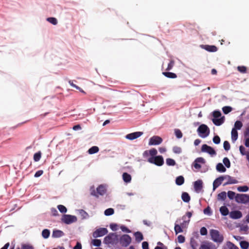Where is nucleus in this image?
<instances>
[{
    "label": "nucleus",
    "instance_id": "8fccbe9b",
    "mask_svg": "<svg viewBox=\"0 0 249 249\" xmlns=\"http://www.w3.org/2000/svg\"><path fill=\"white\" fill-rule=\"evenodd\" d=\"M227 195L228 197L230 199H233L234 197L235 198V193L234 192H232L231 191H229L228 192Z\"/></svg>",
    "mask_w": 249,
    "mask_h": 249
},
{
    "label": "nucleus",
    "instance_id": "39448f33",
    "mask_svg": "<svg viewBox=\"0 0 249 249\" xmlns=\"http://www.w3.org/2000/svg\"><path fill=\"white\" fill-rule=\"evenodd\" d=\"M77 221L76 216L70 214H64L61 218V221L66 224H71Z\"/></svg>",
    "mask_w": 249,
    "mask_h": 249
},
{
    "label": "nucleus",
    "instance_id": "2f4dec72",
    "mask_svg": "<svg viewBox=\"0 0 249 249\" xmlns=\"http://www.w3.org/2000/svg\"><path fill=\"white\" fill-rule=\"evenodd\" d=\"M240 246L242 249H248L249 247V243L246 241H242L240 242Z\"/></svg>",
    "mask_w": 249,
    "mask_h": 249
},
{
    "label": "nucleus",
    "instance_id": "bb28decb",
    "mask_svg": "<svg viewBox=\"0 0 249 249\" xmlns=\"http://www.w3.org/2000/svg\"><path fill=\"white\" fill-rule=\"evenodd\" d=\"M231 140L234 142L236 141L238 138V132L235 128H232L231 130Z\"/></svg>",
    "mask_w": 249,
    "mask_h": 249
},
{
    "label": "nucleus",
    "instance_id": "c85d7f7f",
    "mask_svg": "<svg viewBox=\"0 0 249 249\" xmlns=\"http://www.w3.org/2000/svg\"><path fill=\"white\" fill-rule=\"evenodd\" d=\"M220 212L222 215L226 216L229 214V211L226 206H222L220 208Z\"/></svg>",
    "mask_w": 249,
    "mask_h": 249
},
{
    "label": "nucleus",
    "instance_id": "2eb2a0df",
    "mask_svg": "<svg viewBox=\"0 0 249 249\" xmlns=\"http://www.w3.org/2000/svg\"><path fill=\"white\" fill-rule=\"evenodd\" d=\"M205 160L202 157L196 158L193 163V166L196 169H199L201 168L200 163H205Z\"/></svg>",
    "mask_w": 249,
    "mask_h": 249
},
{
    "label": "nucleus",
    "instance_id": "a211bd4d",
    "mask_svg": "<svg viewBox=\"0 0 249 249\" xmlns=\"http://www.w3.org/2000/svg\"><path fill=\"white\" fill-rule=\"evenodd\" d=\"M223 178L220 176L216 178L213 182V190L214 191L221 184Z\"/></svg>",
    "mask_w": 249,
    "mask_h": 249
},
{
    "label": "nucleus",
    "instance_id": "3c124183",
    "mask_svg": "<svg viewBox=\"0 0 249 249\" xmlns=\"http://www.w3.org/2000/svg\"><path fill=\"white\" fill-rule=\"evenodd\" d=\"M223 147L226 151H229L231 148L230 143L227 141H225L223 143Z\"/></svg>",
    "mask_w": 249,
    "mask_h": 249
},
{
    "label": "nucleus",
    "instance_id": "58836bf2",
    "mask_svg": "<svg viewBox=\"0 0 249 249\" xmlns=\"http://www.w3.org/2000/svg\"><path fill=\"white\" fill-rule=\"evenodd\" d=\"M47 20L54 25H56L58 23L57 19L53 17L48 18Z\"/></svg>",
    "mask_w": 249,
    "mask_h": 249
},
{
    "label": "nucleus",
    "instance_id": "f257e3e1",
    "mask_svg": "<svg viewBox=\"0 0 249 249\" xmlns=\"http://www.w3.org/2000/svg\"><path fill=\"white\" fill-rule=\"evenodd\" d=\"M119 242L118 235L116 233H110L106 236L104 240V243L108 245L114 246Z\"/></svg>",
    "mask_w": 249,
    "mask_h": 249
},
{
    "label": "nucleus",
    "instance_id": "ea45409f",
    "mask_svg": "<svg viewBox=\"0 0 249 249\" xmlns=\"http://www.w3.org/2000/svg\"><path fill=\"white\" fill-rule=\"evenodd\" d=\"M242 123L240 121H237L234 124V127L233 128H235L236 130L237 129L240 130L242 128Z\"/></svg>",
    "mask_w": 249,
    "mask_h": 249
},
{
    "label": "nucleus",
    "instance_id": "0eeeda50",
    "mask_svg": "<svg viewBox=\"0 0 249 249\" xmlns=\"http://www.w3.org/2000/svg\"><path fill=\"white\" fill-rule=\"evenodd\" d=\"M235 201L238 203L247 204L249 203V195L238 194L235 196Z\"/></svg>",
    "mask_w": 249,
    "mask_h": 249
},
{
    "label": "nucleus",
    "instance_id": "603ef678",
    "mask_svg": "<svg viewBox=\"0 0 249 249\" xmlns=\"http://www.w3.org/2000/svg\"><path fill=\"white\" fill-rule=\"evenodd\" d=\"M21 249H34V248L30 245L23 244L21 245Z\"/></svg>",
    "mask_w": 249,
    "mask_h": 249
},
{
    "label": "nucleus",
    "instance_id": "338daca9",
    "mask_svg": "<svg viewBox=\"0 0 249 249\" xmlns=\"http://www.w3.org/2000/svg\"><path fill=\"white\" fill-rule=\"evenodd\" d=\"M239 150H240V152L241 154L242 155H245L246 154V153H245V147L241 145L239 147Z\"/></svg>",
    "mask_w": 249,
    "mask_h": 249
},
{
    "label": "nucleus",
    "instance_id": "9d476101",
    "mask_svg": "<svg viewBox=\"0 0 249 249\" xmlns=\"http://www.w3.org/2000/svg\"><path fill=\"white\" fill-rule=\"evenodd\" d=\"M222 178H223V180H226V182L223 184L224 186L228 184H236L238 182L234 178L229 175L222 176Z\"/></svg>",
    "mask_w": 249,
    "mask_h": 249
},
{
    "label": "nucleus",
    "instance_id": "473e14b6",
    "mask_svg": "<svg viewBox=\"0 0 249 249\" xmlns=\"http://www.w3.org/2000/svg\"><path fill=\"white\" fill-rule=\"evenodd\" d=\"M192 215V213L190 212H188L186 213V215H184L182 217V219L184 220V222H189L190 221V218Z\"/></svg>",
    "mask_w": 249,
    "mask_h": 249
},
{
    "label": "nucleus",
    "instance_id": "5701e85b",
    "mask_svg": "<svg viewBox=\"0 0 249 249\" xmlns=\"http://www.w3.org/2000/svg\"><path fill=\"white\" fill-rule=\"evenodd\" d=\"M135 240L137 242H140L143 239L142 234L140 231H137L134 234Z\"/></svg>",
    "mask_w": 249,
    "mask_h": 249
},
{
    "label": "nucleus",
    "instance_id": "423d86ee",
    "mask_svg": "<svg viewBox=\"0 0 249 249\" xmlns=\"http://www.w3.org/2000/svg\"><path fill=\"white\" fill-rule=\"evenodd\" d=\"M147 161L151 163L154 164L157 166H161L164 163L163 157L161 156H158L155 157H150Z\"/></svg>",
    "mask_w": 249,
    "mask_h": 249
},
{
    "label": "nucleus",
    "instance_id": "4468645a",
    "mask_svg": "<svg viewBox=\"0 0 249 249\" xmlns=\"http://www.w3.org/2000/svg\"><path fill=\"white\" fill-rule=\"evenodd\" d=\"M199 249H216V248L212 242L204 241L201 244Z\"/></svg>",
    "mask_w": 249,
    "mask_h": 249
},
{
    "label": "nucleus",
    "instance_id": "69168bd1",
    "mask_svg": "<svg viewBox=\"0 0 249 249\" xmlns=\"http://www.w3.org/2000/svg\"><path fill=\"white\" fill-rule=\"evenodd\" d=\"M174 64V62L173 61H170L168 65V67L166 69L167 70H170L173 68Z\"/></svg>",
    "mask_w": 249,
    "mask_h": 249
},
{
    "label": "nucleus",
    "instance_id": "b1692460",
    "mask_svg": "<svg viewBox=\"0 0 249 249\" xmlns=\"http://www.w3.org/2000/svg\"><path fill=\"white\" fill-rule=\"evenodd\" d=\"M198 244V241L194 237L191 238L190 245L193 249H197Z\"/></svg>",
    "mask_w": 249,
    "mask_h": 249
},
{
    "label": "nucleus",
    "instance_id": "09e8293b",
    "mask_svg": "<svg viewBox=\"0 0 249 249\" xmlns=\"http://www.w3.org/2000/svg\"><path fill=\"white\" fill-rule=\"evenodd\" d=\"M149 155L151 156V157H155L157 154V150L155 148H152L149 150Z\"/></svg>",
    "mask_w": 249,
    "mask_h": 249
},
{
    "label": "nucleus",
    "instance_id": "c03bdc74",
    "mask_svg": "<svg viewBox=\"0 0 249 249\" xmlns=\"http://www.w3.org/2000/svg\"><path fill=\"white\" fill-rule=\"evenodd\" d=\"M223 162L226 167H227L228 168L230 167L231 162L229 159L228 158H224L223 160Z\"/></svg>",
    "mask_w": 249,
    "mask_h": 249
},
{
    "label": "nucleus",
    "instance_id": "f03ea898",
    "mask_svg": "<svg viewBox=\"0 0 249 249\" xmlns=\"http://www.w3.org/2000/svg\"><path fill=\"white\" fill-rule=\"evenodd\" d=\"M210 235L212 239L216 243H221L224 240L223 236L216 230H211L210 231Z\"/></svg>",
    "mask_w": 249,
    "mask_h": 249
},
{
    "label": "nucleus",
    "instance_id": "cd10ccee",
    "mask_svg": "<svg viewBox=\"0 0 249 249\" xmlns=\"http://www.w3.org/2000/svg\"><path fill=\"white\" fill-rule=\"evenodd\" d=\"M184 182V177L182 176H179L176 179V183L178 185H181Z\"/></svg>",
    "mask_w": 249,
    "mask_h": 249
},
{
    "label": "nucleus",
    "instance_id": "6ab92c4d",
    "mask_svg": "<svg viewBox=\"0 0 249 249\" xmlns=\"http://www.w3.org/2000/svg\"><path fill=\"white\" fill-rule=\"evenodd\" d=\"M65 235L63 231L59 230H54L52 233V237L54 238H60Z\"/></svg>",
    "mask_w": 249,
    "mask_h": 249
},
{
    "label": "nucleus",
    "instance_id": "49530a36",
    "mask_svg": "<svg viewBox=\"0 0 249 249\" xmlns=\"http://www.w3.org/2000/svg\"><path fill=\"white\" fill-rule=\"evenodd\" d=\"M92 244L95 247H99L101 245V241L99 239H93L92 240Z\"/></svg>",
    "mask_w": 249,
    "mask_h": 249
},
{
    "label": "nucleus",
    "instance_id": "13d9d810",
    "mask_svg": "<svg viewBox=\"0 0 249 249\" xmlns=\"http://www.w3.org/2000/svg\"><path fill=\"white\" fill-rule=\"evenodd\" d=\"M120 229H121V230L123 231L126 232V233H130L131 232L129 229H128L127 227H126L124 225L121 226L120 227Z\"/></svg>",
    "mask_w": 249,
    "mask_h": 249
},
{
    "label": "nucleus",
    "instance_id": "6e6552de",
    "mask_svg": "<svg viewBox=\"0 0 249 249\" xmlns=\"http://www.w3.org/2000/svg\"><path fill=\"white\" fill-rule=\"evenodd\" d=\"M201 151L210 154L212 157L215 156L216 153L213 148L204 144L202 145Z\"/></svg>",
    "mask_w": 249,
    "mask_h": 249
},
{
    "label": "nucleus",
    "instance_id": "20e7f679",
    "mask_svg": "<svg viewBox=\"0 0 249 249\" xmlns=\"http://www.w3.org/2000/svg\"><path fill=\"white\" fill-rule=\"evenodd\" d=\"M132 238L128 234H123L119 238V242L123 247H127L131 243Z\"/></svg>",
    "mask_w": 249,
    "mask_h": 249
},
{
    "label": "nucleus",
    "instance_id": "f8f14e48",
    "mask_svg": "<svg viewBox=\"0 0 249 249\" xmlns=\"http://www.w3.org/2000/svg\"><path fill=\"white\" fill-rule=\"evenodd\" d=\"M162 142V139L159 136H155L151 137L149 142V145H155L160 144Z\"/></svg>",
    "mask_w": 249,
    "mask_h": 249
},
{
    "label": "nucleus",
    "instance_id": "f704fd0d",
    "mask_svg": "<svg viewBox=\"0 0 249 249\" xmlns=\"http://www.w3.org/2000/svg\"><path fill=\"white\" fill-rule=\"evenodd\" d=\"M226 198V193L222 192L217 195V199L218 200H224Z\"/></svg>",
    "mask_w": 249,
    "mask_h": 249
},
{
    "label": "nucleus",
    "instance_id": "0e129e2a",
    "mask_svg": "<svg viewBox=\"0 0 249 249\" xmlns=\"http://www.w3.org/2000/svg\"><path fill=\"white\" fill-rule=\"evenodd\" d=\"M142 249H149L148 243L147 242L144 241L142 243Z\"/></svg>",
    "mask_w": 249,
    "mask_h": 249
},
{
    "label": "nucleus",
    "instance_id": "c756f323",
    "mask_svg": "<svg viewBox=\"0 0 249 249\" xmlns=\"http://www.w3.org/2000/svg\"><path fill=\"white\" fill-rule=\"evenodd\" d=\"M99 150V149L97 146H93L89 149L88 152L89 154H93L97 153Z\"/></svg>",
    "mask_w": 249,
    "mask_h": 249
},
{
    "label": "nucleus",
    "instance_id": "a878e982",
    "mask_svg": "<svg viewBox=\"0 0 249 249\" xmlns=\"http://www.w3.org/2000/svg\"><path fill=\"white\" fill-rule=\"evenodd\" d=\"M181 198L184 202H189L190 200V196L186 192L182 193L181 195Z\"/></svg>",
    "mask_w": 249,
    "mask_h": 249
},
{
    "label": "nucleus",
    "instance_id": "6e6d98bb",
    "mask_svg": "<svg viewBox=\"0 0 249 249\" xmlns=\"http://www.w3.org/2000/svg\"><path fill=\"white\" fill-rule=\"evenodd\" d=\"M41 158V154L40 152L36 153L34 154V159L35 161H38Z\"/></svg>",
    "mask_w": 249,
    "mask_h": 249
},
{
    "label": "nucleus",
    "instance_id": "ddd939ff",
    "mask_svg": "<svg viewBox=\"0 0 249 249\" xmlns=\"http://www.w3.org/2000/svg\"><path fill=\"white\" fill-rule=\"evenodd\" d=\"M142 134L143 132L138 131L127 134L125 137L128 140H133L141 137Z\"/></svg>",
    "mask_w": 249,
    "mask_h": 249
},
{
    "label": "nucleus",
    "instance_id": "7ed1b4c3",
    "mask_svg": "<svg viewBox=\"0 0 249 249\" xmlns=\"http://www.w3.org/2000/svg\"><path fill=\"white\" fill-rule=\"evenodd\" d=\"M198 135L202 138H205L209 136L210 133V129L206 124H201L197 129Z\"/></svg>",
    "mask_w": 249,
    "mask_h": 249
},
{
    "label": "nucleus",
    "instance_id": "393cba45",
    "mask_svg": "<svg viewBox=\"0 0 249 249\" xmlns=\"http://www.w3.org/2000/svg\"><path fill=\"white\" fill-rule=\"evenodd\" d=\"M216 170L220 173H224L226 171V168L221 163H218L216 166Z\"/></svg>",
    "mask_w": 249,
    "mask_h": 249
},
{
    "label": "nucleus",
    "instance_id": "de8ad7c7",
    "mask_svg": "<svg viewBox=\"0 0 249 249\" xmlns=\"http://www.w3.org/2000/svg\"><path fill=\"white\" fill-rule=\"evenodd\" d=\"M175 134L177 138L178 139H180L182 137V133L181 132V131L178 129H175Z\"/></svg>",
    "mask_w": 249,
    "mask_h": 249
},
{
    "label": "nucleus",
    "instance_id": "aec40b11",
    "mask_svg": "<svg viewBox=\"0 0 249 249\" xmlns=\"http://www.w3.org/2000/svg\"><path fill=\"white\" fill-rule=\"evenodd\" d=\"M225 117H221L220 118H213L212 119L213 123L216 126H219L224 123Z\"/></svg>",
    "mask_w": 249,
    "mask_h": 249
},
{
    "label": "nucleus",
    "instance_id": "864d4df0",
    "mask_svg": "<svg viewBox=\"0 0 249 249\" xmlns=\"http://www.w3.org/2000/svg\"><path fill=\"white\" fill-rule=\"evenodd\" d=\"M213 115L214 118H217L221 116V113L219 111L215 110L213 112Z\"/></svg>",
    "mask_w": 249,
    "mask_h": 249
},
{
    "label": "nucleus",
    "instance_id": "79ce46f5",
    "mask_svg": "<svg viewBox=\"0 0 249 249\" xmlns=\"http://www.w3.org/2000/svg\"><path fill=\"white\" fill-rule=\"evenodd\" d=\"M232 109V107L230 106H225L222 108V110L225 114H227L231 111Z\"/></svg>",
    "mask_w": 249,
    "mask_h": 249
},
{
    "label": "nucleus",
    "instance_id": "1a4fd4ad",
    "mask_svg": "<svg viewBox=\"0 0 249 249\" xmlns=\"http://www.w3.org/2000/svg\"><path fill=\"white\" fill-rule=\"evenodd\" d=\"M96 191L97 193L95 190L91 191V195L96 197H98V195L103 196L106 192V189L104 185H100L97 187Z\"/></svg>",
    "mask_w": 249,
    "mask_h": 249
},
{
    "label": "nucleus",
    "instance_id": "680f3d73",
    "mask_svg": "<svg viewBox=\"0 0 249 249\" xmlns=\"http://www.w3.org/2000/svg\"><path fill=\"white\" fill-rule=\"evenodd\" d=\"M178 240L179 243H183L185 242V237L182 235H179L178 237Z\"/></svg>",
    "mask_w": 249,
    "mask_h": 249
},
{
    "label": "nucleus",
    "instance_id": "412c9836",
    "mask_svg": "<svg viewBox=\"0 0 249 249\" xmlns=\"http://www.w3.org/2000/svg\"><path fill=\"white\" fill-rule=\"evenodd\" d=\"M202 48L210 52H215L217 50L216 47L214 45H202Z\"/></svg>",
    "mask_w": 249,
    "mask_h": 249
},
{
    "label": "nucleus",
    "instance_id": "774afa93",
    "mask_svg": "<svg viewBox=\"0 0 249 249\" xmlns=\"http://www.w3.org/2000/svg\"><path fill=\"white\" fill-rule=\"evenodd\" d=\"M111 229L113 231H116L117 230V225L116 224H111L110 225Z\"/></svg>",
    "mask_w": 249,
    "mask_h": 249
},
{
    "label": "nucleus",
    "instance_id": "c9c22d12",
    "mask_svg": "<svg viewBox=\"0 0 249 249\" xmlns=\"http://www.w3.org/2000/svg\"><path fill=\"white\" fill-rule=\"evenodd\" d=\"M114 213V209L112 208H108L104 212V214L106 216H109L112 215Z\"/></svg>",
    "mask_w": 249,
    "mask_h": 249
},
{
    "label": "nucleus",
    "instance_id": "7c9ffc66",
    "mask_svg": "<svg viewBox=\"0 0 249 249\" xmlns=\"http://www.w3.org/2000/svg\"><path fill=\"white\" fill-rule=\"evenodd\" d=\"M41 234L44 239H47L50 236V231L48 229H44L42 231Z\"/></svg>",
    "mask_w": 249,
    "mask_h": 249
},
{
    "label": "nucleus",
    "instance_id": "e433bc0d",
    "mask_svg": "<svg viewBox=\"0 0 249 249\" xmlns=\"http://www.w3.org/2000/svg\"><path fill=\"white\" fill-rule=\"evenodd\" d=\"M166 163L168 166H174L176 165L175 160L170 158H168L166 160Z\"/></svg>",
    "mask_w": 249,
    "mask_h": 249
},
{
    "label": "nucleus",
    "instance_id": "a18cd8bd",
    "mask_svg": "<svg viewBox=\"0 0 249 249\" xmlns=\"http://www.w3.org/2000/svg\"><path fill=\"white\" fill-rule=\"evenodd\" d=\"M174 229H175V231L176 234H178L180 232H182L183 231V230H182L181 227H180V226H179L178 224H175Z\"/></svg>",
    "mask_w": 249,
    "mask_h": 249
},
{
    "label": "nucleus",
    "instance_id": "4be33fe9",
    "mask_svg": "<svg viewBox=\"0 0 249 249\" xmlns=\"http://www.w3.org/2000/svg\"><path fill=\"white\" fill-rule=\"evenodd\" d=\"M124 181L126 183H129L131 180V176L127 173H124L122 175Z\"/></svg>",
    "mask_w": 249,
    "mask_h": 249
},
{
    "label": "nucleus",
    "instance_id": "37998d69",
    "mask_svg": "<svg viewBox=\"0 0 249 249\" xmlns=\"http://www.w3.org/2000/svg\"><path fill=\"white\" fill-rule=\"evenodd\" d=\"M237 190L241 192H246L249 190V187L247 186H241L237 187Z\"/></svg>",
    "mask_w": 249,
    "mask_h": 249
},
{
    "label": "nucleus",
    "instance_id": "4d7b16f0",
    "mask_svg": "<svg viewBox=\"0 0 249 249\" xmlns=\"http://www.w3.org/2000/svg\"><path fill=\"white\" fill-rule=\"evenodd\" d=\"M174 153L176 154H179L181 152V149L178 146H174L173 148Z\"/></svg>",
    "mask_w": 249,
    "mask_h": 249
},
{
    "label": "nucleus",
    "instance_id": "f3484780",
    "mask_svg": "<svg viewBox=\"0 0 249 249\" xmlns=\"http://www.w3.org/2000/svg\"><path fill=\"white\" fill-rule=\"evenodd\" d=\"M231 218L234 219H239L242 216V213L239 211H233L230 214Z\"/></svg>",
    "mask_w": 249,
    "mask_h": 249
},
{
    "label": "nucleus",
    "instance_id": "72a5a7b5",
    "mask_svg": "<svg viewBox=\"0 0 249 249\" xmlns=\"http://www.w3.org/2000/svg\"><path fill=\"white\" fill-rule=\"evenodd\" d=\"M163 74L168 78H175L177 77V75L171 72H163Z\"/></svg>",
    "mask_w": 249,
    "mask_h": 249
},
{
    "label": "nucleus",
    "instance_id": "dca6fc26",
    "mask_svg": "<svg viewBox=\"0 0 249 249\" xmlns=\"http://www.w3.org/2000/svg\"><path fill=\"white\" fill-rule=\"evenodd\" d=\"M203 187V182L201 180H197L194 182V189L196 192L199 193Z\"/></svg>",
    "mask_w": 249,
    "mask_h": 249
},
{
    "label": "nucleus",
    "instance_id": "5fc2aeb1",
    "mask_svg": "<svg viewBox=\"0 0 249 249\" xmlns=\"http://www.w3.org/2000/svg\"><path fill=\"white\" fill-rule=\"evenodd\" d=\"M213 142L215 144H219L220 142V137L218 136H217V135L215 136L213 138Z\"/></svg>",
    "mask_w": 249,
    "mask_h": 249
},
{
    "label": "nucleus",
    "instance_id": "e2e57ef3",
    "mask_svg": "<svg viewBox=\"0 0 249 249\" xmlns=\"http://www.w3.org/2000/svg\"><path fill=\"white\" fill-rule=\"evenodd\" d=\"M43 173V171L42 170H38L37 171L35 174L34 177L35 178H38L41 176Z\"/></svg>",
    "mask_w": 249,
    "mask_h": 249
},
{
    "label": "nucleus",
    "instance_id": "a19ab883",
    "mask_svg": "<svg viewBox=\"0 0 249 249\" xmlns=\"http://www.w3.org/2000/svg\"><path fill=\"white\" fill-rule=\"evenodd\" d=\"M57 208L60 212L63 213H66L67 211V209L66 207L62 205H58L57 206Z\"/></svg>",
    "mask_w": 249,
    "mask_h": 249
},
{
    "label": "nucleus",
    "instance_id": "052dcab7",
    "mask_svg": "<svg viewBox=\"0 0 249 249\" xmlns=\"http://www.w3.org/2000/svg\"><path fill=\"white\" fill-rule=\"evenodd\" d=\"M237 69L241 73H245L247 71L246 67L245 66H238Z\"/></svg>",
    "mask_w": 249,
    "mask_h": 249
},
{
    "label": "nucleus",
    "instance_id": "bf43d9fd",
    "mask_svg": "<svg viewBox=\"0 0 249 249\" xmlns=\"http://www.w3.org/2000/svg\"><path fill=\"white\" fill-rule=\"evenodd\" d=\"M200 233L202 235H206L207 234V230L205 227H202L200 230Z\"/></svg>",
    "mask_w": 249,
    "mask_h": 249
},
{
    "label": "nucleus",
    "instance_id": "9b49d317",
    "mask_svg": "<svg viewBox=\"0 0 249 249\" xmlns=\"http://www.w3.org/2000/svg\"><path fill=\"white\" fill-rule=\"evenodd\" d=\"M107 230L105 228H100L97 229L93 233V236L94 238H97L99 237H101L107 233Z\"/></svg>",
    "mask_w": 249,
    "mask_h": 249
},
{
    "label": "nucleus",
    "instance_id": "4c0bfd02",
    "mask_svg": "<svg viewBox=\"0 0 249 249\" xmlns=\"http://www.w3.org/2000/svg\"><path fill=\"white\" fill-rule=\"evenodd\" d=\"M227 246L229 249H239L238 247L230 241L227 242Z\"/></svg>",
    "mask_w": 249,
    "mask_h": 249
}]
</instances>
